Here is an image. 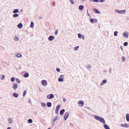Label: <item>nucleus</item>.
<instances>
[{
	"mask_svg": "<svg viewBox=\"0 0 129 129\" xmlns=\"http://www.w3.org/2000/svg\"><path fill=\"white\" fill-rule=\"evenodd\" d=\"M26 92V91L25 90H24L23 92V96H24L25 95Z\"/></svg>",
	"mask_w": 129,
	"mask_h": 129,
	"instance_id": "nucleus-38",
	"label": "nucleus"
},
{
	"mask_svg": "<svg viewBox=\"0 0 129 129\" xmlns=\"http://www.w3.org/2000/svg\"><path fill=\"white\" fill-rule=\"evenodd\" d=\"M34 23L33 22H31V24H30V27L31 28L33 27L34 26Z\"/></svg>",
	"mask_w": 129,
	"mask_h": 129,
	"instance_id": "nucleus-24",
	"label": "nucleus"
},
{
	"mask_svg": "<svg viewBox=\"0 0 129 129\" xmlns=\"http://www.w3.org/2000/svg\"><path fill=\"white\" fill-rule=\"evenodd\" d=\"M16 56L18 57H20L22 56V55L20 53H18L16 54Z\"/></svg>",
	"mask_w": 129,
	"mask_h": 129,
	"instance_id": "nucleus-19",
	"label": "nucleus"
},
{
	"mask_svg": "<svg viewBox=\"0 0 129 129\" xmlns=\"http://www.w3.org/2000/svg\"><path fill=\"white\" fill-rule=\"evenodd\" d=\"M19 39L16 36L14 38V40L15 41H17Z\"/></svg>",
	"mask_w": 129,
	"mask_h": 129,
	"instance_id": "nucleus-32",
	"label": "nucleus"
},
{
	"mask_svg": "<svg viewBox=\"0 0 129 129\" xmlns=\"http://www.w3.org/2000/svg\"><path fill=\"white\" fill-rule=\"evenodd\" d=\"M99 1L101 2H103L104 1V0H99Z\"/></svg>",
	"mask_w": 129,
	"mask_h": 129,
	"instance_id": "nucleus-47",
	"label": "nucleus"
},
{
	"mask_svg": "<svg viewBox=\"0 0 129 129\" xmlns=\"http://www.w3.org/2000/svg\"><path fill=\"white\" fill-rule=\"evenodd\" d=\"M83 39H84V36H83Z\"/></svg>",
	"mask_w": 129,
	"mask_h": 129,
	"instance_id": "nucleus-52",
	"label": "nucleus"
},
{
	"mask_svg": "<svg viewBox=\"0 0 129 129\" xmlns=\"http://www.w3.org/2000/svg\"><path fill=\"white\" fill-rule=\"evenodd\" d=\"M94 117L96 119L100 121L103 123H105V120L103 118L97 115H95Z\"/></svg>",
	"mask_w": 129,
	"mask_h": 129,
	"instance_id": "nucleus-1",
	"label": "nucleus"
},
{
	"mask_svg": "<svg viewBox=\"0 0 129 129\" xmlns=\"http://www.w3.org/2000/svg\"><path fill=\"white\" fill-rule=\"evenodd\" d=\"M78 103L79 104L82 105V107L83 106V105L84 104L83 102V101L81 100H80L79 101H78Z\"/></svg>",
	"mask_w": 129,
	"mask_h": 129,
	"instance_id": "nucleus-11",
	"label": "nucleus"
},
{
	"mask_svg": "<svg viewBox=\"0 0 129 129\" xmlns=\"http://www.w3.org/2000/svg\"><path fill=\"white\" fill-rule=\"evenodd\" d=\"M9 123H12L13 122L12 119L11 118H9L8 119Z\"/></svg>",
	"mask_w": 129,
	"mask_h": 129,
	"instance_id": "nucleus-16",
	"label": "nucleus"
},
{
	"mask_svg": "<svg viewBox=\"0 0 129 129\" xmlns=\"http://www.w3.org/2000/svg\"><path fill=\"white\" fill-rule=\"evenodd\" d=\"M24 77L25 78L29 76V74L28 73H25L24 75Z\"/></svg>",
	"mask_w": 129,
	"mask_h": 129,
	"instance_id": "nucleus-23",
	"label": "nucleus"
},
{
	"mask_svg": "<svg viewBox=\"0 0 129 129\" xmlns=\"http://www.w3.org/2000/svg\"><path fill=\"white\" fill-rule=\"evenodd\" d=\"M13 16L14 17H18V14H14Z\"/></svg>",
	"mask_w": 129,
	"mask_h": 129,
	"instance_id": "nucleus-30",
	"label": "nucleus"
},
{
	"mask_svg": "<svg viewBox=\"0 0 129 129\" xmlns=\"http://www.w3.org/2000/svg\"><path fill=\"white\" fill-rule=\"evenodd\" d=\"M106 82H107V81L106 80H103V81H102V82L101 83V85H103L104 84L106 83Z\"/></svg>",
	"mask_w": 129,
	"mask_h": 129,
	"instance_id": "nucleus-13",
	"label": "nucleus"
},
{
	"mask_svg": "<svg viewBox=\"0 0 129 129\" xmlns=\"http://www.w3.org/2000/svg\"><path fill=\"white\" fill-rule=\"evenodd\" d=\"M94 19H90V21L91 23H93L94 21Z\"/></svg>",
	"mask_w": 129,
	"mask_h": 129,
	"instance_id": "nucleus-40",
	"label": "nucleus"
},
{
	"mask_svg": "<svg viewBox=\"0 0 129 129\" xmlns=\"http://www.w3.org/2000/svg\"><path fill=\"white\" fill-rule=\"evenodd\" d=\"M78 36L79 38H81L82 37V35L80 34H78Z\"/></svg>",
	"mask_w": 129,
	"mask_h": 129,
	"instance_id": "nucleus-37",
	"label": "nucleus"
},
{
	"mask_svg": "<svg viewBox=\"0 0 129 129\" xmlns=\"http://www.w3.org/2000/svg\"><path fill=\"white\" fill-rule=\"evenodd\" d=\"M13 95L16 98L18 96V94L16 93H14L13 94Z\"/></svg>",
	"mask_w": 129,
	"mask_h": 129,
	"instance_id": "nucleus-20",
	"label": "nucleus"
},
{
	"mask_svg": "<svg viewBox=\"0 0 129 129\" xmlns=\"http://www.w3.org/2000/svg\"><path fill=\"white\" fill-rule=\"evenodd\" d=\"M58 30H56L55 31V35H56L57 34V33H58Z\"/></svg>",
	"mask_w": 129,
	"mask_h": 129,
	"instance_id": "nucleus-45",
	"label": "nucleus"
},
{
	"mask_svg": "<svg viewBox=\"0 0 129 129\" xmlns=\"http://www.w3.org/2000/svg\"><path fill=\"white\" fill-rule=\"evenodd\" d=\"M63 101L64 102H66V100L65 99H63Z\"/></svg>",
	"mask_w": 129,
	"mask_h": 129,
	"instance_id": "nucleus-49",
	"label": "nucleus"
},
{
	"mask_svg": "<svg viewBox=\"0 0 129 129\" xmlns=\"http://www.w3.org/2000/svg\"><path fill=\"white\" fill-rule=\"evenodd\" d=\"M41 83L42 85L44 86H46L47 84V82L45 80H42L41 81Z\"/></svg>",
	"mask_w": 129,
	"mask_h": 129,
	"instance_id": "nucleus-2",
	"label": "nucleus"
},
{
	"mask_svg": "<svg viewBox=\"0 0 129 129\" xmlns=\"http://www.w3.org/2000/svg\"><path fill=\"white\" fill-rule=\"evenodd\" d=\"M123 35L124 37L126 38H127L128 37V35L126 33H124L123 34Z\"/></svg>",
	"mask_w": 129,
	"mask_h": 129,
	"instance_id": "nucleus-27",
	"label": "nucleus"
},
{
	"mask_svg": "<svg viewBox=\"0 0 129 129\" xmlns=\"http://www.w3.org/2000/svg\"><path fill=\"white\" fill-rule=\"evenodd\" d=\"M91 68V66H88V68H90H90Z\"/></svg>",
	"mask_w": 129,
	"mask_h": 129,
	"instance_id": "nucleus-50",
	"label": "nucleus"
},
{
	"mask_svg": "<svg viewBox=\"0 0 129 129\" xmlns=\"http://www.w3.org/2000/svg\"><path fill=\"white\" fill-rule=\"evenodd\" d=\"M94 11L96 13H100V12H99V11H98V10H97V9H96L95 8H94Z\"/></svg>",
	"mask_w": 129,
	"mask_h": 129,
	"instance_id": "nucleus-21",
	"label": "nucleus"
},
{
	"mask_svg": "<svg viewBox=\"0 0 129 129\" xmlns=\"http://www.w3.org/2000/svg\"><path fill=\"white\" fill-rule=\"evenodd\" d=\"M54 95L53 94H50L48 95L47 96V98L49 99H51L53 98Z\"/></svg>",
	"mask_w": 129,
	"mask_h": 129,
	"instance_id": "nucleus-4",
	"label": "nucleus"
},
{
	"mask_svg": "<svg viewBox=\"0 0 129 129\" xmlns=\"http://www.w3.org/2000/svg\"><path fill=\"white\" fill-rule=\"evenodd\" d=\"M19 10L18 9H15L13 11V13H16L18 12Z\"/></svg>",
	"mask_w": 129,
	"mask_h": 129,
	"instance_id": "nucleus-25",
	"label": "nucleus"
},
{
	"mask_svg": "<svg viewBox=\"0 0 129 129\" xmlns=\"http://www.w3.org/2000/svg\"><path fill=\"white\" fill-rule=\"evenodd\" d=\"M65 111V110L64 109H62L61 110V111H60V114L62 115H63V113Z\"/></svg>",
	"mask_w": 129,
	"mask_h": 129,
	"instance_id": "nucleus-9",
	"label": "nucleus"
},
{
	"mask_svg": "<svg viewBox=\"0 0 129 129\" xmlns=\"http://www.w3.org/2000/svg\"><path fill=\"white\" fill-rule=\"evenodd\" d=\"M41 105L42 106L45 107L46 106V105L45 103H41Z\"/></svg>",
	"mask_w": 129,
	"mask_h": 129,
	"instance_id": "nucleus-31",
	"label": "nucleus"
},
{
	"mask_svg": "<svg viewBox=\"0 0 129 129\" xmlns=\"http://www.w3.org/2000/svg\"><path fill=\"white\" fill-rule=\"evenodd\" d=\"M58 111H59V110H56L55 113L56 114H57V113H58Z\"/></svg>",
	"mask_w": 129,
	"mask_h": 129,
	"instance_id": "nucleus-48",
	"label": "nucleus"
},
{
	"mask_svg": "<svg viewBox=\"0 0 129 129\" xmlns=\"http://www.w3.org/2000/svg\"><path fill=\"white\" fill-rule=\"evenodd\" d=\"M47 129H50V127L48 128Z\"/></svg>",
	"mask_w": 129,
	"mask_h": 129,
	"instance_id": "nucleus-53",
	"label": "nucleus"
},
{
	"mask_svg": "<svg viewBox=\"0 0 129 129\" xmlns=\"http://www.w3.org/2000/svg\"><path fill=\"white\" fill-rule=\"evenodd\" d=\"M126 10H123L118 11V13L119 14H123L125 13L126 12Z\"/></svg>",
	"mask_w": 129,
	"mask_h": 129,
	"instance_id": "nucleus-8",
	"label": "nucleus"
},
{
	"mask_svg": "<svg viewBox=\"0 0 129 129\" xmlns=\"http://www.w3.org/2000/svg\"><path fill=\"white\" fill-rule=\"evenodd\" d=\"M47 106L48 107H50L51 106V103L50 102H48L47 104Z\"/></svg>",
	"mask_w": 129,
	"mask_h": 129,
	"instance_id": "nucleus-22",
	"label": "nucleus"
},
{
	"mask_svg": "<svg viewBox=\"0 0 129 129\" xmlns=\"http://www.w3.org/2000/svg\"><path fill=\"white\" fill-rule=\"evenodd\" d=\"M90 1H92V0H91Z\"/></svg>",
	"mask_w": 129,
	"mask_h": 129,
	"instance_id": "nucleus-54",
	"label": "nucleus"
},
{
	"mask_svg": "<svg viewBox=\"0 0 129 129\" xmlns=\"http://www.w3.org/2000/svg\"><path fill=\"white\" fill-rule=\"evenodd\" d=\"M58 118V116H56L53 119V122H55L56 120H57Z\"/></svg>",
	"mask_w": 129,
	"mask_h": 129,
	"instance_id": "nucleus-12",
	"label": "nucleus"
},
{
	"mask_svg": "<svg viewBox=\"0 0 129 129\" xmlns=\"http://www.w3.org/2000/svg\"><path fill=\"white\" fill-rule=\"evenodd\" d=\"M121 126L123 127H129V125L126 124H122Z\"/></svg>",
	"mask_w": 129,
	"mask_h": 129,
	"instance_id": "nucleus-5",
	"label": "nucleus"
},
{
	"mask_svg": "<svg viewBox=\"0 0 129 129\" xmlns=\"http://www.w3.org/2000/svg\"><path fill=\"white\" fill-rule=\"evenodd\" d=\"M11 80L12 82H13L15 80V79L14 77H12L11 79Z\"/></svg>",
	"mask_w": 129,
	"mask_h": 129,
	"instance_id": "nucleus-36",
	"label": "nucleus"
},
{
	"mask_svg": "<svg viewBox=\"0 0 129 129\" xmlns=\"http://www.w3.org/2000/svg\"><path fill=\"white\" fill-rule=\"evenodd\" d=\"M122 60L124 61H125V58L124 57H123V56L122 57Z\"/></svg>",
	"mask_w": 129,
	"mask_h": 129,
	"instance_id": "nucleus-44",
	"label": "nucleus"
},
{
	"mask_svg": "<svg viewBox=\"0 0 129 129\" xmlns=\"http://www.w3.org/2000/svg\"><path fill=\"white\" fill-rule=\"evenodd\" d=\"M104 127L106 129H110V128L109 126L106 124L104 125Z\"/></svg>",
	"mask_w": 129,
	"mask_h": 129,
	"instance_id": "nucleus-14",
	"label": "nucleus"
},
{
	"mask_svg": "<svg viewBox=\"0 0 129 129\" xmlns=\"http://www.w3.org/2000/svg\"><path fill=\"white\" fill-rule=\"evenodd\" d=\"M79 46H77L75 47L74 48V50L76 51H77L79 48Z\"/></svg>",
	"mask_w": 129,
	"mask_h": 129,
	"instance_id": "nucleus-33",
	"label": "nucleus"
},
{
	"mask_svg": "<svg viewBox=\"0 0 129 129\" xmlns=\"http://www.w3.org/2000/svg\"><path fill=\"white\" fill-rule=\"evenodd\" d=\"M63 79L61 78H59L58 79V81L59 82H63Z\"/></svg>",
	"mask_w": 129,
	"mask_h": 129,
	"instance_id": "nucleus-26",
	"label": "nucleus"
},
{
	"mask_svg": "<svg viewBox=\"0 0 129 129\" xmlns=\"http://www.w3.org/2000/svg\"><path fill=\"white\" fill-rule=\"evenodd\" d=\"M93 2L97 3H98L99 2L98 0H93Z\"/></svg>",
	"mask_w": 129,
	"mask_h": 129,
	"instance_id": "nucleus-42",
	"label": "nucleus"
},
{
	"mask_svg": "<svg viewBox=\"0 0 129 129\" xmlns=\"http://www.w3.org/2000/svg\"><path fill=\"white\" fill-rule=\"evenodd\" d=\"M5 77V76L3 75H2L1 76V79L2 80L4 79Z\"/></svg>",
	"mask_w": 129,
	"mask_h": 129,
	"instance_id": "nucleus-35",
	"label": "nucleus"
},
{
	"mask_svg": "<svg viewBox=\"0 0 129 129\" xmlns=\"http://www.w3.org/2000/svg\"><path fill=\"white\" fill-rule=\"evenodd\" d=\"M117 32L116 31H115L114 32V36H117Z\"/></svg>",
	"mask_w": 129,
	"mask_h": 129,
	"instance_id": "nucleus-34",
	"label": "nucleus"
},
{
	"mask_svg": "<svg viewBox=\"0 0 129 129\" xmlns=\"http://www.w3.org/2000/svg\"><path fill=\"white\" fill-rule=\"evenodd\" d=\"M28 122L29 123H31L33 122L32 120L31 119H28Z\"/></svg>",
	"mask_w": 129,
	"mask_h": 129,
	"instance_id": "nucleus-28",
	"label": "nucleus"
},
{
	"mask_svg": "<svg viewBox=\"0 0 129 129\" xmlns=\"http://www.w3.org/2000/svg\"><path fill=\"white\" fill-rule=\"evenodd\" d=\"M23 26V25L21 24V23H20L18 25V27L19 28H21Z\"/></svg>",
	"mask_w": 129,
	"mask_h": 129,
	"instance_id": "nucleus-15",
	"label": "nucleus"
},
{
	"mask_svg": "<svg viewBox=\"0 0 129 129\" xmlns=\"http://www.w3.org/2000/svg\"><path fill=\"white\" fill-rule=\"evenodd\" d=\"M69 113L68 112H66L65 113V114L64 115V119L65 120H66L68 118V117H69Z\"/></svg>",
	"mask_w": 129,
	"mask_h": 129,
	"instance_id": "nucleus-3",
	"label": "nucleus"
},
{
	"mask_svg": "<svg viewBox=\"0 0 129 129\" xmlns=\"http://www.w3.org/2000/svg\"><path fill=\"white\" fill-rule=\"evenodd\" d=\"M71 4H74V1L73 0H70Z\"/></svg>",
	"mask_w": 129,
	"mask_h": 129,
	"instance_id": "nucleus-41",
	"label": "nucleus"
},
{
	"mask_svg": "<svg viewBox=\"0 0 129 129\" xmlns=\"http://www.w3.org/2000/svg\"><path fill=\"white\" fill-rule=\"evenodd\" d=\"M11 129V128H10V127H8L7 128V129Z\"/></svg>",
	"mask_w": 129,
	"mask_h": 129,
	"instance_id": "nucleus-51",
	"label": "nucleus"
},
{
	"mask_svg": "<svg viewBox=\"0 0 129 129\" xmlns=\"http://www.w3.org/2000/svg\"><path fill=\"white\" fill-rule=\"evenodd\" d=\"M56 71L58 72H59L60 71V70L59 68H57L56 69Z\"/></svg>",
	"mask_w": 129,
	"mask_h": 129,
	"instance_id": "nucleus-46",
	"label": "nucleus"
},
{
	"mask_svg": "<svg viewBox=\"0 0 129 129\" xmlns=\"http://www.w3.org/2000/svg\"><path fill=\"white\" fill-rule=\"evenodd\" d=\"M18 85L17 84H15L13 85V88L15 89H16L18 87Z\"/></svg>",
	"mask_w": 129,
	"mask_h": 129,
	"instance_id": "nucleus-7",
	"label": "nucleus"
},
{
	"mask_svg": "<svg viewBox=\"0 0 129 129\" xmlns=\"http://www.w3.org/2000/svg\"><path fill=\"white\" fill-rule=\"evenodd\" d=\"M126 118L127 121H129V114H127L126 115Z\"/></svg>",
	"mask_w": 129,
	"mask_h": 129,
	"instance_id": "nucleus-10",
	"label": "nucleus"
},
{
	"mask_svg": "<svg viewBox=\"0 0 129 129\" xmlns=\"http://www.w3.org/2000/svg\"><path fill=\"white\" fill-rule=\"evenodd\" d=\"M128 43L127 42H125L123 44V45L124 46H126L127 45Z\"/></svg>",
	"mask_w": 129,
	"mask_h": 129,
	"instance_id": "nucleus-39",
	"label": "nucleus"
},
{
	"mask_svg": "<svg viewBox=\"0 0 129 129\" xmlns=\"http://www.w3.org/2000/svg\"><path fill=\"white\" fill-rule=\"evenodd\" d=\"M16 81L18 83H20V81L17 78H16Z\"/></svg>",
	"mask_w": 129,
	"mask_h": 129,
	"instance_id": "nucleus-29",
	"label": "nucleus"
},
{
	"mask_svg": "<svg viewBox=\"0 0 129 129\" xmlns=\"http://www.w3.org/2000/svg\"><path fill=\"white\" fill-rule=\"evenodd\" d=\"M55 38V37L54 36H49L48 38V40L49 41H51L52 40Z\"/></svg>",
	"mask_w": 129,
	"mask_h": 129,
	"instance_id": "nucleus-6",
	"label": "nucleus"
},
{
	"mask_svg": "<svg viewBox=\"0 0 129 129\" xmlns=\"http://www.w3.org/2000/svg\"><path fill=\"white\" fill-rule=\"evenodd\" d=\"M60 106V105H58L56 107V110H59Z\"/></svg>",
	"mask_w": 129,
	"mask_h": 129,
	"instance_id": "nucleus-18",
	"label": "nucleus"
},
{
	"mask_svg": "<svg viewBox=\"0 0 129 129\" xmlns=\"http://www.w3.org/2000/svg\"><path fill=\"white\" fill-rule=\"evenodd\" d=\"M79 9L80 10H82L84 8V7L83 5H80L79 6Z\"/></svg>",
	"mask_w": 129,
	"mask_h": 129,
	"instance_id": "nucleus-17",
	"label": "nucleus"
},
{
	"mask_svg": "<svg viewBox=\"0 0 129 129\" xmlns=\"http://www.w3.org/2000/svg\"><path fill=\"white\" fill-rule=\"evenodd\" d=\"M60 78H61L63 79L64 78V75H60Z\"/></svg>",
	"mask_w": 129,
	"mask_h": 129,
	"instance_id": "nucleus-43",
	"label": "nucleus"
}]
</instances>
